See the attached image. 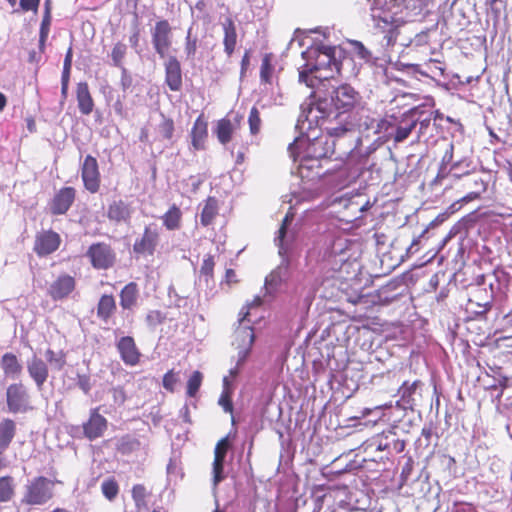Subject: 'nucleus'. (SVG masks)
Instances as JSON below:
<instances>
[{
    "instance_id": "1",
    "label": "nucleus",
    "mask_w": 512,
    "mask_h": 512,
    "mask_svg": "<svg viewBox=\"0 0 512 512\" xmlns=\"http://www.w3.org/2000/svg\"><path fill=\"white\" fill-rule=\"evenodd\" d=\"M314 100L301 105L296 122L300 131L309 130L313 124L322 131L338 137L356 136L357 128L369 129L373 120L362 95L350 84L322 83L312 94Z\"/></svg>"
},
{
    "instance_id": "2",
    "label": "nucleus",
    "mask_w": 512,
    "mask_h": 512,
    "mask_svg": "<svg viewBox=\"0 0 512 512\" xmlns=\"http://www.w3.org/2000/svg\"><path fill=\"white\" fill-rule=\"evenodd\" d=\"M319 125L313 124L312 127L300 131L295 127L299 136L288 147L290 156L294 161H300L299 168L311 169L314 162L323 158H331L337 154L336 158L348 156L356 148L359 138L357 136L338 137L325 131V135L317 136L315 128Z\"/></svg>"
},
{
    "instance_id": "3",
    "label": "nucleus",
    "mask_w": 512,
    "mask_h": 512,
    "mask_svg": "<svg viewBox=\"0 0 512 512\" xmlns=\"http://www.w3.org/2000/svg\"><path fill=\"white\" fill-rule=\"evenodd\" d=\"M336 47L319 44L311 45L302 52L306 60L304 69L299 72V81L308 87H314L315 82L321 84L340 73V64L335 57Z\"/></svg>"
},
{
    "instance_id": "4",
    "label": "nucleus",
    "mask_w": 512,
    "mask_h": 512,
    "mask_svg": "<svg viewBox=\"0 0 512 512\" xmlns=\"http://www.w3.org/2000/svg\"><path fill=\"white\" fill-rule=\"evenodd\" d=\"M53 497V484L44 476L35 477L25 486L22 503L43 505Z\"/></svg>"
},
{
    "instance_id": "5",
    "label": "nucleus",
    "mask_w": 512,
    "mask_h": 512,
    "mask_svg": "<svg viewBox=\"0 0 512 512\" xmlns=\"http://www.w3.org/2000/svg\"><path fill=\"white\" fill-rule=\"evenodd\" d=\"M250 312H246L239 320V326L234 333V342L238 349V364L244 363L254 343L255 335L253 328L246 324L251 320L248 318Z\"/></svg>"
},
{
    "instance_id": "6",
    "label": "nucleus",
    "mask_w": 512,
    "mask_h": 512,
    "mask_svg": "<svg viewBox=\"0 0 512 512\" xmlns=\"http://www.w3.org/2000/svg\"><path fill=\"white\" fill-rule=\"evenodd\" d=\"M6 401L11 413H25L30 406V396L27 388L22 383H14L6 390Z\"/></svg>"
},
{
    "instance_id": "7",
    "label": "nucleus",
    "mask_w": 512,
    "mask_h": 512,
    "mask_svg": "<svg viewBox=\"0 0 512 512\" xmlns=\"http://www.w3.org/2000/svg\"><path fill=\"white\" fill-rule=\"evenodd\" d=\"M160 240V227L156 223L145 226L140 238L133 244V251L141 255H153Z\"/></svg>"
},
{
    "instance_id": "8",
    "label": "nucleus",
    "mask_w": 512,
    "mask_h": 512,
    "mask_svg": "<svg viewBox=\"0 0 512 512\" xmlns=\"http://www.w3.org/2000/svg\"><path fill=\"white\" fill-rule=\"evenodd\" d=\"M91 261V264L96 269H108L113 266L115 262V252L110 245L106 243L92 244L86 254Z\"/></svg>"
},
{
    "instance_id": "9",
    "label": "nucleus",
    "mask_w": 512,
    "mask_h": 512,
    "mask_svg": "<svg viewBox=\"0 0 512 512\" xmlns=\"http://www.w3.org/2000/svg\"><path fill=\"white\" fill-rule=\"evenodd\" d=\"M152 44L161 58H165L172 44L171 27L166 20L159 21L152 30Z\"/></svg>"
},
{
    "instance_id": "10",
    "label": "nucleus",
    "mask_w": 512,
    "mask_h": 512,
    "mask_svg": "<svg viewBox=\"0 0 512 512\" xmlns=\"http://www.w3.org/2000/svg\"><path fill=\"white\" fill-rule=\"evenodd\" d=\"M81 177L85 188L90 193L98 192L100 188V172L96 158L87 155L81 168Z\"/></svg>"
},
{
    "instance_id": "11",
    "label": "nucleus",
    "mask_w": 512,
    "mask_h": 512,
    "mask_svg": "<svg viewBox=\"0 0 512 512\" xmlns=\"http://www.w3.org/2000/svg\"><path fill=\"white\" fill-rule=\"evenodd\" d=\"M422 382L415 380L412 383L405 381L398 389L399 399L396 401V406L400 409L407 410L413 409L416 402L421 397L420 388Z\"/></svg>"
},
{
    "instance_id": "12",
    "label": "nucleus",
    "mask_w": 512,
    "mask_h": 512,
    "mask_svg": "<svg viewBox=\"0 0 512 512\" xmlns=\"http://www.w3.org/2000/svg\"><path fill=\"white\" fill-rule=\"evenodd\" d=\"M372 444L377 451H387L390 455L403 452L406 446L405 441L397 438L395 431L392 429L374 437Z\"/></svg>"
},
{
    "instance_id": "13",
    "label": "nucleus",
    "mask_w": 512,
    "mask_h": 512,
    "mask_svg": "<svg viewBox=\"0 0 512 512\" xmlns=\"http://www.w3.org/2000/svg\"><path fill=\"white\" fill-rule=\"evenodd\" d=\"M293 216L286 214L282 224L275 237V244L278 246V253L281 257H285L291 249L292 243L295 240V231L289 229Z\"/></svg>"
},
{
    "instance_id": "14",
    "label": "nucleus",
    "mask_w": 512,
    "mask_h": 512,
    "mask_svg": "<svg viewBox=\"0 0 512 512\" xmlns=\"http://www.w3.org/2000/svg\"><path fill=\"white\" fill-rule=\"evenodd\" d=\"M460 166V162H456L451 166L450 172L451 177L460 178L462 175L457 172ZM465 177L464 185L470 187V184H476V189L471 190L466 196L463 197V201L470 202L480 197V195L486 190V183L478 175H470L468 172L464 173Z\"/></svg>"
},
{
    "instance_id": "15",
    "label": "nucleus",
    "mask_w": 512,
    "mask_h": 512,
    "mask_svg": "<svg viewBox=\"0 0 512 512\" xmlns=\"http://www.w3.org/2000/svg\"><path fill=\"white\" fill-rule=\"evenodd\" d=\"M60 242V236L56 232L43 231L36 236L34 251L38 256L49 255L58 249Z\"/></svg>"
},
{
    "instance_id": "16",
    "label": "nucleus",
    "mask_w": 512,
    "mask_h": 512,
    "mask_svg": "<svg viewBox=\"0 0 512 512\" xmlns=\"http://www.w3.org/2000/svg\"><path fill=\"white\" fill-rule=\"evenodd\" d=\"M76 196V190L73 187L61 188L53 197L50 203V212L53 215H63L72 206Z\"/></svg>"
},
{
    "instance_id": "17",
    "label": "nucleus",
    "mask_w": 512,
    "mask_h": 512,
    "mask_svg": "<svg viewBox=\"0 0 512 512\" xmlns=\"http://www.w3.org/2000/svg\"><path fill=\"white\" fill-rule=\"evenodd\" d=\"M165 82L171 91H180L182 88V71L180 62L175 56H169L164 63Z\"/></svg>"
},
{
    "instance_id": "18",
    "label": "nucleus",
    "mask_w": 512,
    "mask_h": 512,
    "mask_svg": "<svg viewBox=\"0 0 512 512\" xmlns=\"http://www.w3.org/2000/svg\"><path fill=\"white\" fill-rule=\"evenodd\" d=\"M107 428V420L98 413V408L92 409L89 420L83 424L84 435L89 440L101 437Z\"/></svg>"
},
{
    "instance_id": "19",
    "label": "nucleus",
    "mask_w": 512,
    "mask_h": 512,
    "mask_svg": "<svg viewBox=\"0 0 512 512\" xmlns=\"http://www.w3.org/2000/svg\"><path fill=\"white\" fill-rule=\"evenodd\" d=\"M118 352L122 361L126 365L134 366L138 364L140 358V352L136 347L135 341L130 336H123L119 339L116 344Z\"/></svg>"
},
{
    "instance_id": "20",
    "label": "nucleus",
    "mask_w": 512,
    "mask_h": 512,
    "mask_svg": "<svg viewBox=\"0 0 512 512\" xmlns=\"http://www.w3.org/2000/svg\"><path fill=\"white\" fill-rule=\"evenodd\" d=\"M289 277V261L282 257L281 263L265 279V289L268 294L274 293L277 288Z\"/></svg>"
},
{
    "instance_id": "21",
    "label": "nucleus",
    "mask_w": 512,
    "mask_h": 512,
    "mask_svg": "<svg viewBox=\"0 0 512 512\" xmlns=\"http://www.w3.org/2000/svg\"><path fill=\"white\" fill-rule=\"evenodd\" d=\"M27 371L29 376L34 380L37 388L42 389L44 383L48 378V366L40 358L33 356L27 361Z\"/></svg>"
},
{
    "instance_id": "22",
    "label": "nucleus",
    "mask_w": 512,
    "mask_h": 512,
    "mask_svg": "<svg viewBox=\"0 0 512 512\" xmlns=\"http://www.w3.org/2000/svg\"><path fill=\"white\" fill-rule=\"evenodd\" d=\"M74 287V278L69 275H62L52 283L49 294L54 300L63 299L73 291Z\"/></svg>"
},
{
    "instance_id": "23",
    "label": "nucleus",
    "mask_w": 512,
    "mask_h": 512,
    "mask_svg": "<svg viewBox=\"0 0 512 512\" xmlns=\"http://www.w3.org/2000/svg\"><path fill=\"white\" fill-rule=\"evenodd\" d=\"M191 146L194 151L204 150L205 141L208 137L207 122L199 116L192 127L190 132Z\"/></svg>"
},
{
    "instance_id": "24",
    "label": "nucleus",
    "mask_w": 512,
    "mask_h": 512,
    "mask_svg": "<svg viewBox=\"0 0 512 512\" xmlns=\"http://www.w3.org/2000/svg\"><path fill=\"white\" fill-rule=\"evenodd\" d=\"M131 206L123 200L113 201L107 210V217L109 220L116 223L128 222L132 215Z\"/></svg>"
},
{
    "instance_id": "25",
    "label": "nucleus",
    "mask_w": 512,
    "mask_h": 512,
    "mask_svg": "<svg viewBox=\"0 0 512 512\" xmlns=\"http://www.w3.org/2000/svg\"><path fill=\"white\" fill-rule=\"evenodd\" d=\"M76 93L80 112L84 115H89L93 110L94 102L88 84L86 82L78 83Z\"/></svg>"
},
{
    "instance_id": "26",
    "label": "nucleus",
    "mask_w": 512,
    "mask_h": 512,
    "mask_svg": "<svg viewBox=\"0 0 512 512\" xmlns=\"http://www.w3.org/2000/svg\"><path fill=\"white\" fill-rule=\"evenodd\" d=\"M222 27L224 31V51L228 56H231L235 50L237 42L236 27L231 18H226L222 23Z\"/></svg>"
},
{
    "instance_id": "27",
    "label": "nucleus",
    "mask_w": 512,
    "mask_h": 512,
    "mask_svg": "<svg viewBox=\"0 0 512 512\" xmlns=\"http://www.w3.org/2000/svg\"><path fill=\"white\" fill-rule=\"evenodd\" d=\"M139 297L138 286L134 282L128 283L120 292V305L123 309H132L136 306Z\"/></svg>"
},
{
    "instance_id": "28",
    "label": "nucleus",
    "mask_w": 512,
    "mask_h": 512,
    "mask_svg": "<svg viewBox=\"0 0 512 512\" xmlns=\"http://www.w3.org/2000/svg\"><path fill=\"white\" fill-rule=\"evenodd\" d=\"M16 434V424L13 420L6 418L0 422V451H5Z\"/></svg>"
},
{
    "instance_id": "29",
    "label": "nucleus",
    "mask_w": 512,
    "mask_h": 512,
    "mask_svg": "<svg viewBox=\"0 0 512 512\" xmlns=\"http://www.w3.org/2000/svg\"><path fill=\"white\" fill-rule=\"evenodd\" d=\"M238 121L232 122L230 119L223 118L218 121L216 135L219 142L223 145L231 141L232 135L236 130Z\"/></svg>"
},
{
    "instance_id": "30",
    "label": "nucleus",
    "mask_w": 512,
    "mask_h": 512,
    "mask_svg": "<svg viewBox=\"0 0 512 512\" xmlns=\"http://www.w3.org/2000/svg\"><path fill=\"white\" fill-rule=\"evenodd\" d=\"M371 18L374 22V26L380 29L382 32L389 29L393 23V16L389 11H385L376 7L371 8Z\"/></svg>"
},
{
    "instance_id": "31",
    "label": "nucleus",
    "mask_w": 512,
    "mask_h": 512,
    "mask_svg": "<svg viewBox=\"0 0 512 512\" xmlns=\"http://www.w3.org/2000/svg\"><path fill=\"white\" fill-rule=\"evenodd\" d=\"M233 387L228 376L223 378V390L218 400V404L223 408L226 413H233L232 403Z\"/></svg>"
},
{
    "instance_id": "32",
    "label": "nucleus",
    "mask_w": 512,
    "mask_h": 512,
    "mask_svg": "<svg viewBox=\"0 0 512 512\" xmlns=\"http://www.w3.org/2000/svg\"><path fill=\"white\" fill-rule=\"evenodd\" d=\"M218 214V202L214 197H208L200 215V222L203 226L210 225Z\"/></svg>"
},
{
    "instance_id": "33",
    "label": "nucleus",
    "mask_w": 512,
    "mask_h": 512,
    "mask_svg": "<svg viewBox=\"0 0 512 512\" xmlns=\"http://www.w3.org/2000/svg\"><path fill=\"white\" fill-rule=\"evenodd\" d=\"M1 367L7 376L15 377L22 371V366L17 357L12 353H6L2 356Z\"/></svg>"
},
{
    "instance_id": "34",
    "label": "nucleus",
    "mask_w": 512,
    "mask_h": 512,
    "mask_svg": "<svg viewBox=\"0 0 512 512\" xmlns=\"http://www.w3.org/2000/svg\"><path fill=\"white\" fill-rule=\"evenodd\" d=\"M116 309L114 297L112 295H103L98 303L97 315L99 318L107 321Z\"/></svg>"
},
{
    "instance_id": "35",
    "label": "nucleus",
    "mask_w": 512,
    "mask_h": 512,
    "mask_svg": "<svg viewBox=\"0 0 512 512\" xmlns=\"http://www.w3.org/2000/svg\"><path fill=\"white\" fill-rule=\"evenodd\" d=\"M182 212L176 206L173 205L163 216V225L167 230H177L180 228Z\"/></svg>"
},
{
    "instance_id": "36",
    "label": "nucleus",
    "mask_w": 512,
    "mask_h": 512,
    "mask_svg": "<svg viewBox=\"0 0 512 512\" xmlns=\"http://www.w3.org/2000/svg\"><path fill=\"white\" fill-rule=\"evenodd\" d=\"M15 495V483L11 476L0 478V502H9Z\"/></svg>"
},
{
    "instance_id": "37",
    "label": "nucleus",
    "mask_w": 512,
    "mask_h": 512,
    "mask_svg": "<svg viewBox=\"0 0 512 512\" xmlns=\"http://www.w3.org/2000/svg\"><path fill=\"white\" fill-rule=\"evenodd\" d=\"M147 491L144 485L136 484L132 488V498L138 511L147 510Z\"/></svg>"
},
{
    "instance_id": "38",
    "label": "nucleus",
    "mask_w": 512,
    "mask_h": 512,
    "mask_svg": "<svg viewBox=\"0 0 512 512\" xmlns=\"http://www.w3.org/2000/svg\"><path fill=\"white\" fill-rule=\"evenodd\" d=\"M127 53V46L122 42H117L111 51L112 65L118 68H124L123 60Z\"/></svg>"
},
{
    "instance_id": "39",
    "label": "nucleus",
    "mask_w": 512,
    "mask_h": 512,
    "mask_svg": "<svg viewBox=\"0 0 512 512\" xmlns=\"http://www.w3.org/2000/svg\"><path fill=\"white\" fill-rule=\"evenodd\" d=\"M101 491L106 499L112 501L116 498L119 492L118 483L114 478L105 479L101 484Z\"/></svg>"
},
{
    "instance_id": "40",
    "label": "nucleus",
    "mask_w": 512,
    "mask_h": 512,
    "mask_svg": "<svg viewBox=\"0 0 512 512\" xmlns=\"http://www.w3.org/2000/svg\"><path fill=\"white\" fill-rule=\"evenodd\" d=\"M46 360L50 363L51 367L57 371H60L66 364L65 355L62 352H54L48 349L45 352Z\"/></svg>"
},
{
    "instance_id": "41",
    "label": "nucleus",
    "mask_w": 512,
    "mask_h": 512,
    "mask_svg": "<svg viewBox=\"0 0 512 512\" xmlns=\"http://www.w3.org/2000/svg\"><path fill=\"white\" fill-rule=\"evenodd\" d=\"M224 462H225V460L219 459V457L214 458V461L212 464V474H213L212 483H213L214 489H216L218 484L225 479Z\"/></svg>"
},
{
    "instance_id": "42",
    "label": "nucleus",
    "mask_w": 512,
    "mask_h": 512,
    "mask_svg": "<svg viewBox=\"0 0 512 512\" xmlns=\"http://www.w3.org/2000/svg\"><path fill=\"white\" fill-rule=\"evenodd\" d=\"M416 125H417V120H411V122L406 125H403V124L399 125L396 128V131L394 134V141L397 143H400V142H403L404 140H406Z\"/></svg>"
},
{
    "instance_id": "43",
    "label": "nucleus",
    "mask_w": 512,
    "mask_h": 512,
    "mask_svg": "<svg viewBox=\"0 0 512 512\" xmlns=\"http://www.w3.org/2000/svg\"><path fill=\"white\" fill-rule=\"evenodd\" d=\"M353 53L366 63L372 62V53L360 41L353 40L350 42Z\"/></svg>"
},
{
    "instance_id": "44",
    "label": "nucleus",
    "mask_w": 512,
    "mask_h": 512,
    "mask_svg": "<svg viewBox=\"0 0 512 512\" xmlns=\"http://www.w3.org/2000/svg\"><path fill=\"white\" fill-rule=\"evenodd\" d=\"M203 375L199 371H194L190 376L187 382V394L190 397H194L198 392L201 383H202Z\"/></svg>"
},
{
    "instance_id": "45",
    "label": "nucleus",
    "mask_w": 512,
    "mask_h": 512,
    "mask_svg": "<svg viewBox=\"0 0 512 512\" xmlns=\"http://www.w3.org/2000/svg\"><path fill=\"white\" fill-rule=\"evenodd\" d=\"M49 31H50V13L47 10L46 15L43 17V20H42L41 26H40V35H39L40 50H43V48L45 46V42L47 40Z\"/></svg>"
},
{
    "instance_id": "46",
    "label": "nucleus",
    "mask_w": 512,
    "mask_h": 512,
    "mask_svg": "<svg viewBox=\"0 0 512 512\" xmlns=\"http://www.w3.org/2000/svg\"><path fill=\"white\" fill-rule=\"evenodd\" d=\"M248 123L251 134L255 135L260 131L261 127V119H260V113L259 110L254 106L251 108L249 117H248Z\"/></svg>"
},
{
    "instance_id": "47",
    "label": "nucleus",
    "mask_w": 512,
    "mask_h": 512,
    "mask_svg": "<svg viewBox=\"0 0 512 512\" xmlns=\"http://www.w3.org/2000/svg\"><path fill=\"white\" fill-rule=\"evenodd\" d=\"M174 132V122L162 115V122L159 124V133L166 139H171Z\"/></svg>"
},
{
    "instance_id": "48",
    "label": "nucleus",
    "mask_w": 512,
    "mask_h": 512,
    "mask_svg": "<svg viewBox=\"0 0 512 512\" xmlns=\"http://www.w3.org/2000/svg\"><path fill=\"white\" fill-rule=\"evenodd\" d=\"M229 447L230 443L228 436L219 440L214 449V458L219 457V459L225 460Z\"/></svg>"
},
{
    "instance_id": "49",
    "label": "nucleus",
    "mask_w": 512,
    "mask_h": 512,
    "mask_svg": "<svg viewBox=\"0 0 512 512\" xmlns=\"http://www.w3.org/2000/svg\"><path fill=\"white\" fill-rule=\"evenodd\" d=\"M272 72H273V67L270 64L269 59L267 57H265L262 61L261 69H260L261 81H263L265 83H270Z\"/></svg>"
},
{
    "instance_id": "50",
    "label": "nucleus",
    "mask_w": 512,
    "mask_h": 512,
    "mask_svg": "<svg viewBox=\"0 0 512 512\" xmlns=\"http://www.w3.org/2000/svg\"><path fill=\"white\" fill-rule=\"evenodd\" d=\"M215 266L214 258L211 255H208L204 260L200 269V274L206 277V281H208L209 277H212L213 269Z\"/></svg>"
},
{
    "instance_id": "51",
    "label": "nucleus",
    "mask_w": 512,
    "mask_h": 512,
    "mask_svg": "<svg viewBox=\"0 0 512 512\" xmlns=\"http://www.w3.org/2000/svg\"><path fill=\"white\" fill-rule=\"evenodd\" d=\"M77 386L83 391L84 394H89L93 387L91 377L87 374H77Z\"/></svg>"
},
{
    "instance_id": "52",
    "label": "nucleus",
    "mask_w": 512,
    "mask_h": 512,
    "mask_svg": "<svg viewBox=\"0 0 512 512\" xmlns=\"http://www.w3.org/2000/svg\"><path fill=\"white\" fill-rule=\"evenodd\" d=\"M177 381V374L170 370L163 377V387L168 391H173Z\"/></svg>"
},
{
    "instance_id": "53",
    "label": "nucleus",
    "mask_w": 512,
    "mask_h": 512,
    "mask_svg": "<svg viewBox=\"0 0 512 512\" xmlns=\"http://www.w3.org/2000/svg\"><path fill=\"white\" fill-rule=\"evenodd\" d=\"M417 111V109L411 111V118L412 120H417V124L419 123L420 125L419 133H423L424 130L430 125L431 117L430 115L426 117H422V115H416Z\"/></svg>"
},
{
    "instance_id": "54",
    "label": "nucleus",
    "mask_w": 512,
    "mask_h": 512,
    "mask_svg": "<svg viewBox=\"0 0 512 512\" xmlns=\"http://www.w3.org/2000/svg\"><path fill=\"white\" fill-rule=\"evenodd\" d=\"M197 49V39H191V29L188 30L187 37H186V45H185V52L187 54V57H194L195 52Z\"/></svg>"
},
{
    "instance_id": "55",
    "label": "nucleus",
    "mask_w": 512,
    "mask_h": 512,
    "mask_svg": "<svg viewBox=\"0 0 512 512\" xmlns=\"http://www.w3.org/2000/svg\"><path fill=\"white\" fill-rule=\"evenodd\" d=\"M163 319L162 313L158 310H152L146 316V322L150 327L159 325L162 323Z\"/></svg>"
},
{
    "instance_id": "56",
    "label": "nucleus",
    "mask_w": 512,
    "mask_h": 512,
    "mask_svg": "<svg viewBox=\"0 0 512 512\" xmlns=\"http://www.w3.org/2000/svg\"><path fill=\"white\" fill-rule=\"evenodd\" d=\"M111 393H112L113 401L115 404H117L118 406H121L124 404V402L126 401V393H125V390L123 389V387H121V386L113 387L111 389Z\"/></svg>"
},
{
    "instance_id": "57",
    "label": "nucleus",
    "mask_w": 512,
    "mask_h": 512,
    "mask_svg": "<svg viewBox=\"0 0 512 512\" xmlns=\"http://www.w3.org/2000/svg\"><path fill=\"white\" fill-rule=\"evenodd\" d=\"M120 69H121L120 84H121L122 89L124 91H126L132 85V78H131L130 74L128 73V70L125 67L124 68H120Z\"/></svg>"
},
{
    "instance_id": "58",
    "label": "nucleus",
    "mask_w": 512,
    "mask_h": 512,
    "mask_svg": "<svg viewBox=\"0 0 512 512\" xmlns=\"http://www.w3.org/2000/svg\"><path fill=\"white\" fill-rule=\"evenodd\" d=\"M40 0H20V6L24 11L37 10Z\"/></svg>"
},
{
    "instance_id": "59",
    "label": "nucleus",
    "mask_w": 512,
    "mask_h": 512,
    "mask_svg": "<svg viewBox=\"0 0 512 512\" xmlns=\"http://www.w3.org/2000/svg\"><path fill=\"white\" fill-rule=\"evenodd\" d=\"M476 307L479 309L473 310V312L477 315H484L491 308V302L486 300L483 303H476Z\"/></svg>"
},
{
    "instance_id": "60",
    "label": "nucleus",
    "mask_w": 512,
    "mask_h": 512,
    "mask_svg": "<svg viewBox=\"0 0 512 512\" xmlns=\"http://www.w3.org/2000/svg\"><path fill=\"white\" fill-rule=\"evenodd\" d=\"M433 434V427L431 424L424 425L421 431V435L425 438L427 441V445L430 443L431 436Z\"/></svg>"
},
{
    "instance_id": "61",
    "label": "nucleus",
    "mask_w": 512,
    "mask_h": 512,
    "mask_svg": "<svg viewBox=\"0 0 512 512\" xmlns=\"http://www.w3.org/2000/svg\"><path fill=\"white\" fill-rule=\"evenodd\" d=\"M189 181H190V184H191V187H192V192H197L200 185L202 184L203 182V179H201L200 177H195V176H191L189 178Z\"/></svg>"
},
{
    "instance_id": "62",
    "label": "nucleus",
    "mask_w": 512,
    "mask_h": 512,
    "mask_svg": "<svg viewBox=\"0 0 512 512\" xmlns=\"http://www.w3.org/2000/svg\"><path fill=\"white\" fill-rule=\"evenodd\" d=\"M452 158H453V145L451 144L449 150H447L445 152L442 162L448 164L452 161Z\"/></svg>"
},
{
    "instance_id": "63",
    "label": "nucleus",
    "mask_w": 512,
    "mask_h": 512,
    "mask_svg": "<svg viewBox=\"0 0 512 512\" xmlns=\"http://www.w3.org/2000/svg\"><path fill=\"white\" fill-rule=\"evenodd\" d=\"M71 67H63L61 83H69Z\"/></svg>"
},
{
    "instance_id": "64",
    "label": "nucleus",
    "mask_w": 512,
    "mask_h": 512,
    "mask_svg": "<svg viewBox=\"0 0 512 512\" xmlns=\"http://www.w3.org/2000/svg\"><path fill=\"white\" fill-rule=\"evenodd\" d=\"M114 111L121 117H124L123 104L120 100L116 101L113 105Z\"/></svg>"
}]
</instances>
